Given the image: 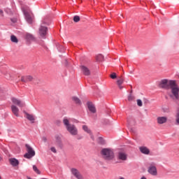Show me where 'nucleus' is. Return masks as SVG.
Instances as JSON below:
<instances>
[{"label": "nucleus", "instance_id": "f257e3e1", "mask_svg": "<svg viewBox=\"0 0 179 179\" xmlns=\"http://www.w3.org/2000/svg\"><path fill=\"white\" fill-rule=\"evenodd\" d=\"M159 87L160 89H165V90H169L171 89V93L169 94V97L173 100H178L179 99V87L177 85L176 80L163 79L159 83Z\"/></svg>", "mask_w": 179, "mask_h": 179}, {"label": "nucleus", "instance_id": "f03ea898", "mask_svg": "<svg viewBox=\"0 0 179 179\" xmlns=\"http://www.w3.org/2000/svg\"><path fill=\"white\" fill-rule=\"evenodd\" d=\"M63 124L66 126V131H68V132L70 133L71 135H78V129L74 124H71L69 123V119H68L67 117L63 118Z\"/></svg>", "mask_w": 179, "mask_h": 179}, {"label": "nucleus", "instance_id": "7ed1b4c3", "mask_svg": "<svg viewBox=\"0 0 179 179\" xmlns=\"http://www.w3.org/2000/svg\"><path fill=\"white\" fill-rule=\"evenodd\" d=\"M101 156L106 161H111L114 159V152L109 148H103L101 151Z\"/></svg>", "mask_w": 179, "mask_h": 179}, {"label": "nucleus", "instance_id": "20e7f679", "mask_svg": "<svg viewBox=\"0 0 179 179\" xmlns=\"http://www.w3.org/2000/svg\"><path fill=\"white\" fill-rule=\"evenodd\" d=\"M45 22L43 21V23L41 24L38 29V34L40 37L42 38H45V36H47V31H48V28L47 27L44 26L45 24Z\"/></svg>", "mask_w": 179, "mask_h": 179}, {"label": "nucleus", "instance_id": "39448f33", "mask_svg": "<svg viewBox=\"0 0 179 179\" xmlns=\"http://www.w3.org/2000/svg\"><path fill=\"white\" fill-rule=\"evenodd\" d=\"M27 153L24 155V157L26 159H31V157H34L35 156V151L33 150V148H31L28 144H26L25 145Z\"/></svg>", "mask_w": 179, "mask_h": 179}, {"label": "nucleus", "instance_id": "423d86ee", "mask_svg": "<svg viewBox=\"0 0 179 179\" xmlns=\"http://www.w3.org/2000/svg\"><path fill=\"white\" fill-rule=\"evenodd\" d=\"M148 172L152 176H157V169H156V166L155 164H150V167H148Z\"/></svg>", "mask_w": 179, "mask_h": 179}, {"label": "nucleus", "instance_id": "0eeeda50", "mask_svg": "<svg viewBox=\"0 0 179 179\" xmlns=\"http://www.w3.org/2000/svg\"><path fill=\"white\" fill-rule=\"evenodd\" d=\"M24 117H25L26 120H29L31 123L35 122L36 117L31 113H26L25 115H24Z\"/></svg>", "mask_w": 179, "mask_h": 179}, {"label": "nucleus", "instance_id": "6e6552de", "mask_svg": "<svg viewBox=\"0 0 179 179\" xmlns=\"http://www.w3.org/2000/svg\"><path fill=\"white\" fill-rule=\"evenodd\" d=\"M71 172L72 173L73 176H76L78 179H84L83 177L81 176V173H80L79 171L76 169V168L71 169Z\"/></svg>", "mask_w": 179, "mask_h": 179}, {"label": "nucleus", "instance_id": "1a4fd4ad", "mask_svg": "<svg viewBox=\"0 0 179 179\" xmlns=\"http://www.w3.org/2000/svg\"><path fill=\"white\" fill-rule=\"evenodd\" d=\"M23 12L27 23H32L33 18L31 17V15H30V13H29V11H27L26 10H23Z\"/></svg>", "mask_w": 179, "mask_h": 179}, {"label": "nucleus", "instance_id": "9d476101", "mask_svg": "<svg viewBox=\"0 0 179 179\" xmlns=\"http://www.w3.org/2000/svg\"><path fill=\"white\" fill-rule=\"evenodd\" d=\"M87 106L88 110L91 113H96V106H94V103L93 102L87 101Z\"/></svg>", "mask_w": 179, "mask_h": 179}, {"label": "nucleus", "instance_id": "9b49d317", "mask_svg": "<svg viewBox=\"0 0 179 179\" xmlns=\"http://www.w3.org/2000/svg\"><path fill=\"white\" fill-rule=\"evenodd\" d=\"M81 71L85 76H90V69H89L86 66H81Z\"/></svg>", "mask_w": 179, "mask_h": 179}, {"label": "nucleus", "instance_id": "f8f14e48", "mask_svg": "<svg viewBox=\"0 0 179 179\" xmlns=\"http://www.w3.org/2000/svg\"><path fill=\"white\" fill-rule=\"evenodd\" d=\"M8 162L10 164H11V166L13 167H17L19 166V161L15 158H10L8 159Z\"/></svg>", "mask_w": 179, "mask_h": 179}, {"label": "nucleus", "instance_id": "ddd939ff", "mask_svg": "<svg viewBox=\"0 0 179 179\" xmlns=\"http://www.w3.org/2000/svg\"><path fill=\"white\" fill-rule=\"evenodd\" d=\"M24 37L27 41H36V37L30 33H26Z\"/></svg>", "mask_w": 179, "mask_h": 179}, {"label": "nucleus", "instance_id": "4468645a", "mask_svg": "<svg viewBox=\"0 0 179 179\" xmlns=\"http://www.w3.org/2000/svg\"><path fill=\"white\" fill-rule=\"evenodd\" d=\"M141 153L143 155H150V150L145 146H141L139 148Z\"/></svg>", "mask_w": 179, "mask_h": 179}, {"label": "nucleus", "instance_id": "2eb2a0df", "mask_svg": "<svg viewBox=\"0 0 179 179\" xmlns=\"http://www.w3.org/2000/svg\"><path fill=\"white\" fill-rule=\"evenodd\" d=\"M157 120L158 124H164L166 122H167V117H165V116L159 117H157Z\"/></svg>", "mask_w": 179, "mask_h": 179}, {"label": "nucleus", "instance_id": "dca6fc26", "mask_svg": "<svg viewBox=\"0 0 179 179\" xmlns=\"http://www.w3.org/2000/svg\"><path fill=\"white\" fill-rule=\"evenodd\" d=\"M122 83H124V77L121 76L120 77H119L118 80H117V85L119 89H120V90H122V89H124V87L122 86Z\"/></svg>", "mask_w": 179, "mask_h": 179}, {"label": "nucleus", "instance_id": "f3484780", "mask_svg": "<svg viewBox=\"0 0 179 179\" xmlns=\"http://www.w3.org/2000/svg\"><path fill=\"white\" fill-rule=\"evenodd\" d=\"M72 101L77 106H82V101L78 96H73L71 98Z\"/></svg>", "mask_w": 179, "mask_h": 179}, {"label": "nucleus", "instance_id": "a211bd4d", "mask_svg": "<svg viewBox=\"0 0 179 179\" xmlns=\"http://www.w3.org/2000/svg\"><path fill=\"white\" fill-rule=\"evenodd\" d=\"M117 159H120L121 161H126L127 160V155L122 152H119L117 155Z\"/></svg>", "mask_w": 179, "mask_h": 179}, {"label": "nucleus", "instance_id": "6ab92c4d", "mask_svg": "<svg viewBox=\"0 0 179 179\" xmlns=\"http://www.w3.org/2000/svg\"><path fill=\"white\" fill-rule=\"evenodd\" d=\"M11 100L13 104H17V106H23V104H24L22 101L16 98H13Z\"/></svg>", "mask_w": 179, "mask_h": 179}, {"label": "nucleus", "instance_id": "aec40b11", "mask_svg": "<svg viewBox=\"0 0 179 179\" xmlns=\"http://www.w3.org/2000/svg\"><path fill=\"white\" fill-rule=\"evenodd\" d=\"M10 40H11L12 43H15V44H17V43H19V40L15 35L10 36Z\"/></svg>", "mask_w": 179, "mask_h": 179}, {"label": "nucleus", "instance_id": "412c9836", "mask_svg": "<svg viewBox=\"0 0 179 179\" xmlns=\"http://www.w3.org/2000/svg\"><path fill=\"white\" fill-rule=\"evenodd\" d=\"M96 59L98 62H102V61H104V56H103L102 55H98L96 57Z\"/></svg>", "mask_w": 179, "mask_h": 179}, {"label": "nucleus", "instance_id": "4be33fe9", "mask_svg": "<svg viewBox=\"0 0 179 179\" xmlns=\"http://www.w3.org/2000/svg\"><path fill=\"white\" fill-rule=\"evenodd\" d=\"M128 101H134L135 100V96L132 95V94H130L127 97Z\"/></svg>", "mask_w": 179, "mask_h": 179}, {"label": "nucleus", "instance_id": "5701e85b", "mask_svg": "<svg viewBox=\"0 0 179 179\" xmlns=\"http://www.w3.org/2000/svg\"><path fill=\"white\" fill-rule=\"evenodd\" d=\"M175 124L176 126L179 125V113H177V115H176Z\"/></svg>", "mask_w": 179, "mask_h": 179}, {"label": "nucleus", "instance_id": "b1692460", "mask_svg": "<svg viewBox=\"0 0 179 179\" xmlns=\"http://www.w3.org/2000/svg\"><path fill=\"white\" fill-rule=\"evenodd\" d=\"M83 128L84 131H85V132L87 133V134H91V130L89 129V127H87V126L84 125V126L83 127Z\"/></svg>", "mask_w": 179, "mask_h": 179}, {"label": "nucleus", "instance_id": "393cba45", "mask_svg": "<svg viewBox=\"0 0 179 179\" xmlns=\"http://www.w3.org/2000/svg\"><path fill=\"white\" fill-rule=\"evenodd\" d=\"M80 21V17H79V15H75L73 17V22H75L76 23H78V22Z\"/></svg>", "mask_w": 179, "mask_h": 179}, {"label": "nucleus", "instance_id": "a878e982", "mask_svg": "<svg viewBox=\"0 0 179 179\" xmlns=\"http://www.w3.org/2000/svg\"><path fill=\"white\" fill-rule=\"evenodd\" d=\"M11 110L13 113H17V111H19V108H17V107H16L15 106H11Z\"/></svg>", "mask_w": 179, "mask_h": 179}, {"label": "nucleus", "instance_id": "bb28decb", "mask_svg": "<svg viewBox=\"0 0 179 179\" xmlns=\"http://www.w3.org/2000/svg\"><path fill=\"white\" fill-rule=\"evenodd\" d=\"M33 170L37 174H41V171L38 170V169L36 167V165L33 166Z\"/></svg>", "mask_w": 179, "mask_h": 179}, {"label": "nucleus", "instance_id": "cd10ccee", "mask_svg": "<svg viewBox=\"0 0 179 179\" xmlns=\"http://www.w3.org/2000/svg\"><path fill=\"white\" fill-rule=\"evenodd\" d=\"M137 106L138 107H142V106H143V103L142 102V100L137 99Z\"/></svg>", "mask_w": 179, "mask_h": 179}, {"label": "nucleus", "instance_id": "c85d7f7f", "mask_svg": "<svg viewBox=\"0 0 179 179\" xmlns=\"http://www.w3.org/2000/svg\"><path fill=\"white\" fill-rule=\"evenodd\" d=\"M110 78H111V79H117V73H112L110 75Z\"/></svg>", "mask_w": 179, "mask_h": 179}, {"label": "nucleus", "instance_id": "c756f323", "mask_svg": "<svg viewBox=\"0 0 179 179\" xmlns=\"http://www.w3.org/2000/svg\"><path fill=\"white\" fill-rule=\"evenodd\" d=\"M21 82H23L24 83H27V76L21 77Z\"/></svg>", "mask_w": 179, "mask_h": 179}, {"label": "nucleus", "instance_id": "7c9ffc66", "mask_svg": "<svg viewBox=\"0 0 179 179\" xmlns=\"http://www.w3.org/2000/svg\"><path fill=\"white\" fill-rule=\"evenodd\" d=\"M31 80H33V76H27V82H31Z\"/></svg>", "mask_w": 179, "mask_h": 179}, {"label": "nucleus", "instance_id": "2f4dec72", "mask_svg": "<svg viewBox=\"0 0 179 179\" xmlns=\"http://www.w3.org/2000/svg\"><path fill=\"white\" fill-rule=\"evenodd\" d=\"M6 78H7L8 80L12 79V77L10 73H8L6 75Z\"/></svg>", "mask_w": 179, "mask_h": 179}, {"label": "nucleus", "instance_id": "473e14b6", "mask_svg": "<svg viewBox=\"0 0 179 179\" xmlns=\"http://www.w3.org/2000/svg\"><path fill=\"white\" fill-rule=\"evenodd\" d=\"M50 150H51V152H52L53 153H56V152H57L56 148H55L54 147H52V148H50Z\"/></svg>", "mask_w": 179, "mask_h": 179}, {"label": "nucleus", "instance_id": "72a5a7b5", "mask_svg": "<svg viewBox=\"0 0 179 179\" xmlns=\"http://www.w3.org/2000/svg\"><path fill=\"white\" fill-rule=\"evenodd\" d=\"M11 22H13V23H16V22H17V20L16 18L11 19Z\"/></svg>", "mask_w": 179, "mask_h": 179}, {"label": "nucleus", "instance_id": "f704fd0d", "mask_svg": "<svg viewBox=\"0 0 179 179\" xmlns=\"http://www.w3.org/2000/svg\"><path fill=\"white\" fill-rule=\"evenodd\" d=\"M0 15L1 16H3V10H2L1 9H0Z\"/></svg>", "mask_w": 179, "mask_h": 179}, {"label": "nucleus", "instance_id": "c9c22d12", "mask_svg": "<svg viewBox=\"0 0 179 179\" xmlns=\"http://www.w3.org/2000/svg\"><path fill=\"white\" fill-rule=\"evenodd\" d=\"M14 115H15L16 117H19V113H14Z\"/></svg>", "mask_w": 179, "mask_h": 179}, {"label": "nucleus", "instance_id": "e433bc0d", "mask_svg": "<svg viewBox=\"0 0 179 179\" xmlns=\"http://www.w3.org/2000/svg\"><path fill=\"white\" fill-rule=\"evenodd\" d=\"M43 141H45V142H46V141H47L46 138H43Z\"/></svg>", "mask_w": 179, "mask_h": 179}, {"label": "nucleus", "instance_id": "4c0bfd02", "mask_svg": "<svg viewBox=\"0 0 179 179\" xmlns=\"http://www.w3.org/2000/svg\"><path fill=\"white\" fill-rule=\"evenodd\" d=\"M141 179H146V178L143 176Z\"/></svg>", "mask_w": 179, "mask_h": 179}, {"label": "nucleus", "instance_id": "58836bf2", "mask_svg": "<svg viewBox=\"0 0 179 179\" xmlns=\"http://www.w3.org/2000/svg\"><path fill=\"white\" fill-rule=\"evenodd\" d=\"M119 179H124V177H120V178H119Z\"/></svg>", "mask_w": 179, "mask_h": 179}, {"label": "nucleus", "instance_id": "ea45409f", "mask_svg": "<svg viewBox=\"0 0 179 179\" xmlns=\"http://www.w3.org/2000/svg\"><path fill=\"white\" fill-rule=\"evenodd\" d=\"M91 138H92V139H94V137H93V136H91Z\"/></svg>", "mask_w": 179, "mask_h": 179}, {"label": "nucleus", "instance_id": "a19ab883", "mask_svg": "<svg viewBox=\"0 0 179 179\" xmlns=\"http://www.w3.org/2000/svg\"><path fill=\"white\" fill-rule=\"evenodd\" d=\"M110 111H111V110H108V113H110Z\"/></svg>", "mask_w": 179, "mask_h": 179}, {"label": "nucleus", "instance_id": "79ce46f5", "mask_svg": "<svg viewBox=\"0 0 179 179\" xmlns=\"http://www.w3.org/2000/svg\"><path fill=\"white\" fill-rule=\"evenodd\" d=\"M0 179H1V176H0Z\"/></svg>", "mask_w": 179, "mask_h": 179}, {"label": "nucleus", "instance_id": "37998d69", "mask_svg": "<svg viewBox=\"0 0 179 179\" xmlns=\"http://www.w3.org/2000/svg\"><path fill=\"white\" fill-rule=\"evenodd\" d=\"M43 179H46V178H43Z\"/></svg>", "mask_w": 179, "mask_h": 179}]
</instances>
